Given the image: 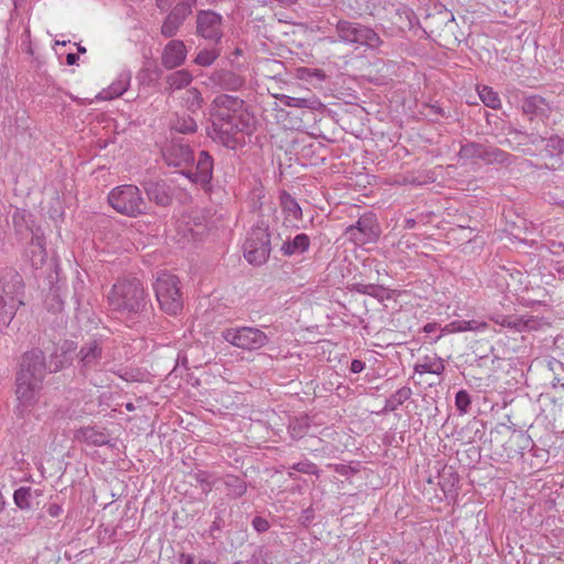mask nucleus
Returning a JSON list of instances; mask_svg holds the SVG:
<instances>
[{
	"mask_svg": "<svg viewBox=\"0 0 564 564\" xmlns=\"http://www.w3.org/2000/svg\"><path fill=\"white\" fill-rule=\"evenodd\" d=\"M109 310L118 317L133 321L147 306V293L142 283L133 279L116 282L107 296Z\"/></svg>",
	"mask_w": 564,
	"mask_h": 564,
	"instance_id": "1",
	"label": "nucleus"
},
{
	"mask_svg": "<svg viewBox=\"0 0 564 564\" xmlns=\"http://www.w3.org/2000/svg\"><path fill=\"white\" fill-rule=\"evenodd\" d=\"M109 205L123 216L135 218L148 213V203L140 188L133 184L119 185L108 194Z\"/></svg>",
	"mask_w": 564,
	"mask_h": 564,
	"instance_id": "2",
	"label": "nucleus"
},
{
	"mask_svg": "<svg viewBox=\"0 0 564 564\" xmlns=\"http://www.w3.org/2000/svg\"><path fill=\"white\" fill-rule=\"evenodd\" d=\"M21 289L22 278L17 271H0V326H8L15 315L18 305L22 303L18 300Z\"/></svg>",
	"mask_w": 564,
	"mask_h": 564,
	"instance_id": "3",
	"label": "nucleus"
},
{
	"mask_svg": "<svg viewBox=\"0 0 564 564\" xmlns=\"http://www.w3.org/2000/svg\"><path fill=\"white\" fill-rule=\"evenodd\" d=\"M156 300L163 312L177 315L183 310V296L178 279L170 273H161L154 283Z\"/></svg>",
	"mask_w": 564,
	"mask_h": 564,
	"instance_id": "4",
	"label": "nucleus"
},
{
	"mask_svg": "<svg viewBox=\"0 0 564 564\" xmlns=\"http://www.w3.org/2000/svg\"><path fill=\"white\" fill-rule=\"evenodd\" d=\"M336 31L339 40L344 43L362 45L371 50H376L382 44V40L373 29L357 22L339 20L336 23Z\"/></svg>",
	"mask_w": 564,
	"mask_h": 564,
	"instance_id": "5",
	"label": "nucleus"
},
{
	"mask_svg": "<svg viewBox=\"0 0 564 564\" xmlns=\"http://www.w3.org/2000/svg\"><path fill=\"white\" fill-rule=\"evenodd\" d=\"M221 337L236 348L253 351L263 348L269 343L268 335L257 327H230L221 332Z\"/></svg>",
	"mask_w": 564,
	"mask_h": 564,
	"instance_id": "6",
	"label": "nucleus"
},
{
	"mask_svg": "<svg viewBox=\"0 0 564 564\" xmlns=\"http://www.w3.org/2000/svg\"><path fill=\"white\" fill-rule=\"evenodd\" d=\"M271 252L270 234L268 227L257 225L248 234L243 245V254L253 265L267 262Z\"/></svg>",
	"mask_w": 564,
	"mask_h": 564,
	"instance_id": "7",
	"label": "nucleus"
},
{
	"mask_svg": "<svg viewBox=\"0 0 564 564\" xmlns=\"http://www.w3.org/2000/svg\"><path fill=\"white\" fill-rule=\"evenodd\" d=\"M345 235L350 242L357 246L377 241L380 236V227L375 214L367 213L360 216L356 224L346 228Z\"/></svg>",
	"mask_w": 564,
	"mask_h": 564,
	"instance_id": "8",
	"label": "nucleus"
},
{
	"mask_svg": "<svg viewBox=\"0 0 564 564\" xmlns=\"http://www.w3.org/2000/svg\"><path fill=\"white\" fill-rule=\"evenodd\" d=\"M41 388L42 381L17 373L15 395L20 415L30 411V409L37 402Z\"/></svg>",
	"mask_w": 564,
	"mask_h": 564,
	"instance_id": "9",
	"label": "nucleus"
},
{
	"mask_svg": "<svg viewBox=\"0 0 564 564\" xmlns=\"http://www.w3.org/2000/svg\"><path fill=\"white\" fill-rule=\"evenodd\" d=\"M241 118L215 119L212 123L209 135L213 140L226 148L235 149L238 144V134L241 132Z\"/></svg>",
	"mask_w": 564,
	"mask_h": 564,
	"instance_id": "10",
	"label": "nucleus"
},
{
	"mask_svg": "<svg viewBox=\"0 0 564 564\" xmlns=\"http://www.w3.org/2000/svg\"><path fill=\"white\" fill-rule=\"evenodd\" d=\"M77 357L83 373L96 370L106 358L104 340L97 338L87 340L80 347Z\"/></svg>",
	"mask_w": 564,
	"mask_h": 564,
	"instance_id": "11",
	"label": "nucleus"
},
{
	"mask_svg": "<svg viewBox=\"0 0 564 564\" xmlns=\"http://www.w3.org/2000/svg\"><path fill=\"white\" fill-rule=\"evenodd\" d=\"M197 34L218 43L223 37V18L212 10H200L196 17Z\"/></svg>",
	"mask_w": 564,
	"mask_h": 564,
	"instance_id": "12",
	"label": "nucleus"
},
{
	"mask_svg": "<svg viewBox=\"0 0 564 564\" xmlns=\"http://www.w3.org/2000/svg\"><path fill=\"white\" fill-rule=\"evenodd\" d=\"M243 100L230 95L217 96L210 105V117L215 119L241 118Z\"/></svg>",
	"mask_w": 564,
	"mask_h": 564,
	"instance_id": "13",
	"label": "nucleus"
},
{
	"mask_svg": "<svg viewBox=\"0 0 564 564\" xmlns=\"http://www.w3.org/2000/svg\"><path fill=\"white\" fill-rule=\"evenodd\" d=\"M46 371L44 352L39 348H33L23 355L18 373L43 382Z\"/></svg>",
	"mask_w": 564,
	"mask_h": 564,
	"instance_id": "14",
	"label": "nucleus"
},
{
	"mask_svg": "<svg viewBox=\"0 0 564 564\" xmlns=\"http://www.w3.org/2000/svg\"><path fill=\"white\" fill-rule=\"evenodd\" d=\"M163 159L167 165L183 166L194 161L191 147L182 140H172L162 151Z\"/></svg>",
	"mask_w": 564,
	"mask_h": 564,
	"instance_id": "15",
	"label": "nucleus"
},
{
	"mask_svg": "<svg viewBox=\"0 0 564 564\" xmlns=\"http://www.w3.org/2000/svg\"><path fill=\"white\" fill-rule=\"evenodd\" d=\"M192 7L193 4L188 2H178L175 4L162 23L161 34L164 37H173L176 35L186 18L192 13Z\"/></svg>",
	"mask_w": 564,
	"mask_h": 564,
	"instance_id": "16",
	"label": "nucleus"
},
{
	"mask_svg": "<svg viewBox=\"0 0 564 564\" xmlns=\"http://www.w3.org/2000/svg\"><path fill=\"white\" fill-rule=\"evenodd\" d=\"M214 160L207 151H200L197 158L195 171L184 173L192 182L206 186L213 178Z\"/></svg>",
	"mask_w": 564,
	"mask_h": 564,
	"instance_id": "17",
	"label": "nucleus"
},
{
	"mask_svg": "<svg viewBox=\"0 0 564 564\" xmlns=\"http://www.w3.org/2000/svg\"><path fill=\"white\" fill-rule=\"evenodd\" d=\"M187 50L183 41L171 40L163 48L161 63L166 69H174L184 64Z\"/></svg>",
	"mask_w": 564,
	"mask_h": 564,
	"instance_id": "18",
	"label": "nucleus"
},
{
	"mask_svg": "<svg viewBox=\"0 0 564 564\" xmlns=\"http://www.w3.org/2000/svg\"><path fill=\"white\" fill-rule=\"evenodd\" d=\"M209 80L224 90L237 91L245 85V78L229 69H218L212 73Z\"/></svg>",
	"mask_w": 564,
	"mask_h": 564,
	"instance_id": "19",
	"label": "nucleus"
},
{
	"mask_svg": "<svg viewBox=\"0 0 564 564\" xmlns=\"http://www.w3.org/2000/svg\"><path fill=\"white\" fill-rule=\"evenodd\" d=\"M148 198L159 206H169L172 203L170 186L163 182H148L143 184Z\"/></svg>",
	"mask_w": 564,
	"mask_h": 564,
	"instance_id": "20",
	"label": "nucleus"
},
{
	"mask_svg": "<svg viewBox=\"0 0 564 564\" xmlns=\"http://www.w3.org/2000/svg\"><path fill=\"white\" fill-rule=\"evenodd\" d=\"M75 438L78 442L93 446H102L110 442V435L107 433L106 429H99L96 426H85L77 430Z\"/></svg>",
	"mask_w": 564,
	"mask_h": 564,
	"instance_id": "21",
	"label": "nucleus"
},
{
	"mask_svg": "<svg viewBox=\"0 0 564 564\" xmlns=\"http://www.w3.org/2000/svg\"><path fill=\"white\" fill-rule=\"evenodd\" d=\"M280 205L284 215V223L297 227L295 221L302 219V208L297 202L289 193L282 192L280 195Z\"/></svg>",
	"mask_w": 564,
	"mask_h": 564,
	"instance_id": "22",
	"label": "nucleus"
},
{
	"mask_svg": "<svg viewBox=\"0 0 564 564\" xmlns=\"http://www.w3.org/2000/svg\"><path fill=\"white\" fill-rule=\"evenodd\" d=\"M0 521L4 529L13 531L17 535L25 536L30 533V529L24 517L15 509L7 512Z\"/></svg>",
	"mask_w": 564,
	"mask_h": 564,
	"instance_id": "23",
	"label": "nucleus"
},
{
	"mask_svg": "<svg viewBox=\"0 0 564 564\" xmlns=\"http://www.w3.org/2000/svg\"><path fill=\"white\" fill-rule=\"evenodd\" d=\"M310 245V237L306 234H299L293 239H286L280 250L285 257L300 256L308 250Z\"/></svg>",
	"mask_w": 564,
	"mask_h": 564,
	"instance_id": "24",
	"label": "nucleus"
},
{
	"mask_svg": "<svg viewBox=\"0 0 564 564\" xmlns=\"http://www.w3.org/2000/svg\"><path fill=\"white\" fill-rule=\"evenodd\" d=\"M522 110L527 115L544 118L550 113V106L543 97L534 95L523 100Z\"/></svg>",
	"mask_w": 564,
	"mask_h": 564,
	"instance_id": "25",
	"label": "nucleus"
},
{
	"mask_svg": "<svg viewBox=\"0 0 564 564\" xmlns=\"http://www.w3.org/2000/svg\"><path fill=\"white\" fill-rule=\"evenodd\" d=\"M488 328L486 322L476 319L470 321H453L442 328L443 334L460 333V332H482Z\"/></svg>",
	"mask_w": 564,
	"mask_h": 564,
	"instance_id": "26",
	"label": "nucleus"
},
{
	"mask_svg": "<svg viewBox=\"0 0 564 564\" xmlns=\"http://www.w3.org/2000/svg\"><path fill=\"white\" fill-rule=\"evenodd\" d=\"M193 80L192 74L186 69H181L169 74L165 77V91L169 94L187 87Z\"/></svg>",
	"mask_w": 564,
	"mask_h": 564,
	"instance_id": "27",
	"label": "nucleus"
},
{
	"mask_svg": "<svg viewBox=\"0 0 564 564\" xmlns=\"http://www.w3.org/2000/svg\"><path fill=\"white\" fill-rule=\"evenodd\" d=\"M416 373H434L442 375L445 371V365L437 355L424 356L414 367Z\"/></svg>",
	"mask_w": 564,
	"mask_h": 564,
	"instance_id": "28",
	"label": "nucleus"
},
{
	"mask_svg": "<svg viewBox=\"0 0 564 564\" xmlns=\"http://www.w3.org/2000/svg\"><path fill=\"white\" fill-rule=\"evenodd\" d=\"M12 224L15 232L20 236H25L29 232L33 234L32 214L26 209L17 208L12 214Z\"/></svg>",
	"mask_w": 564,
	"mask_h": 564,
	"instance_id": "29",
	"label": "nucleus"
},
{
	"mask_svg": "<svg viewBox=\"0 0 564 564\" xmlns=\"http://www.w3.org/2000/svg\"><path fill=\"white\" fill-rule=\"evenodd\" d=\"M484 144L476 142H467L463 144L458 151L460 160L470 163H478L482 160Z\"/></svg>",
	"mask_w": 564,
	"mask_h": 564,
	"instance_id": "30",
	"label": "nucleus"
},
{
	"mask_svg": "<svg viewBox=\"0 0 564 564\" xmlns=\"http://www.w3.org/2000/svg\"><path fill=\"white\" fill-rule=\"evenodd\" d=\"M129 76H120V78L113 82L107 89H104L97 95V99L110 100L121 96L129 86Z\"/></svg>",
	"mask_w": 564,
	"mask_h": 564,
	"instance_id": "31",
	"label": "nucleus"
},
{
	"mask_svg": "<svg viewBox=\"0 0 564 564\" xmlns=\"http://www.w3.org/2000/svg\"><path fill=\"white\" fill-rule=\"evenodd\" d=\"M510 154L497 147L485 145L482 150L481 162L486 164H506L509 163Z\"/></svg>",
	"mask_w": 564,
	"mask_h": 564,
	"instance_id": "32",
	"label": "nucleus"
},
{
	"mask_svg": "<svg viewBox=\"0 0 564 564\" xmlns=\"http://www.w3.org/2000/svg\"><path fill=\"white\" fill-rule=\"evenodd\" d=\"M29 253L31 256L33 265L42 264L45 261L46 250L44 247L43 238L40 235L33 234L29 247Z\"/></svg>",
	"mask_w": 564,
	"mask_h": 564,
	"instance_id": "33",
	"label": "nucleus"
},
{
	"mask_svg": "<svg viewBox=\"0 0 564 564\" xmlns=\"http://www.w3.org/2000/svg\"><path fill=\"white\" fill-rule=\"evenodd\" d=\"M184 105L192 113L197 112L203 106V97L197 88H189L183 97Z\"/></svg>",
	"mask_w": 564,
	"mask_h": 564,
	"instance_id": "34",
	"label": "nucleus"
},
{
	"mask_svg": "<svg viewBox=\"0 0 564 564\" xmlns=\"http://www.w3.org/2000/svg\"><path fill=\"white\" fill-rule=\"evenodd\" d=\"M289 429L293 438H302L308 432L310 417L307 415L296 417L290 423Z\"/></svg>",
	"mask_w": 564,
	"mask_h": 564,
	"instance_id": "35",
	"label": "nucleus"
},
{
	"mask_svg": "<svg viewBox=\"0 0 564 564\" xmlns=\"http://www.w3.org/2000/svg\"><path fill=\"white\" fill-rule=\"evenodd\" d=\"M412 390L409 387L398 389L387 401V408L391 411L397 410L406 400L410 399Z\"/></svg>",
	"mask_w": 564,
	"mask_h": 564,
	"instance_id": "36",
	"label": "nucleus"
},
{
	"mask_svg": "<svg viewBox=\"0 0 564 564\" xmlns=\"http://www.w3.org/2000/svg\"><path fill=\"white\" fill-rule=\"evenodd\" d=\"M225 485L228 488V495H230L232 498L241 497L247 490L246 482L236 476H227L225 479Z\"/></svg>",
	"mask_w": 564,
	"mask_h": 564,
	"instance_id": "37",
	"label": "nucleus"
},
{
	"mask_svg": "<svg viewBox=\"0 0 564 564\" xmlns=\"http://www.w3.org/2000/svg\"><path fill=\"white\" fill-rule=\"evenodd\" d=\"M61 349H62V355L61 356L56 355L54 357L56 360L53 359L51 361V365H50L51 371H58L69 361V358L66 355H67V352L75 350L74 343L66 340L62 345Z\"/></svg>",
	"mask_w": 564,
	"mask_h": 564,
	"instance_id": "38",
	"label": "nucleus"
},
{
	"mask_svg": "<svg viewBox=\"0 0 564 564\" xmlns=\"http://www.w3.org/2000/svg\"><path fill=\"white\" fill-rule=\"evenodd\" d=\"M478 95L481 101L492 109H497L500 107L501 101L496 91H494L492 88L488 86H482L481 88H478Z\"/></svg>",
	"mask_w": 564,
	"mask_h": 564,
	"instance_id": "39",
	"label": "nucleus"
},
{
	"mask_svg": "<svg viewBox=\"0 0 564 564\" xmlns=\"http://www.w3.org/2000/svg\"><path fill=\"white\" fill-rule=\"evenodd\" d=\"M172 129L180 133H194L197 124L191 116L180 117L173 122Z\"/></svg>",
	"mask_w": 564,
	"mask_h": 564,
	"instance_id": "40",
	"label": "nucleus"
},
{
	"mask_svg": "<svg viewBox=\"0 0 564 564\" xmlns=\"http://www.w3.org/2000/svg\"><path fill=\"white\" fill-rule=\"evenodd\" d=\"M293 101L291 107L294 108H306L311 110H318L323 105L319 101V99L314 96L310 95L307 97H292Z\"/></svg>",
	"mask_w": 564,
	"mask_h": 564,
	"instance_id": "41",
	"label": "nucleus"
},
{
	"mask_svg": "<svg viewBox=\"0 0 564 564\" xmlns=\"http://www.w3.org/2000/svg\"><path fill=\"white\" fill-rule=\"evenodd\" d=\"M32 490L30 487H20L13 494V500L20 509H30Z\"/></svg>",
	"mask_w": 564,
	"mask_h": 564,
	"instance_id": "42",
	"label": "nucleus"
},
{
	"mask_svg": "<svg viewBox=\"0 0 564 564\" xmlns=\"http://www.w3.org/2000/svg\"><path fill=\"white\" fill-rule=\"evenodd\" d=\"M219 51L216 48L202 50L195 57V63L199 66H210L219 56Z\"/></svg>",
	"mask_w": 564,
	"mask_h": 564,
	"instance_id": "43",
	"label": "nucleus"
},
{
	"mask_svg": "<svg viewBox=\"0 0 564 564\" xmlns=\"http://www.w3.org/2000/svg\"><path fill=\"white\" fill-rule=\"evenodd\" d=\"M471 403L470 395L466 390H459L455 397V405L459 413L465 414L468 412Z\"/></svg>",
	"mask_w": 564,
	"mask_h": 564,
	"instance_id": "44",
	"label": "nucleus"
},
{
	"mask_svg": "<svg viewBox=\"0 0 564 564\" xmlns=\"http://www.w3.org/2000/svg\"><path fill=\"white\" fill-rule=\"evenodd\" d=\"M108 371L117 375L119 378H121L122 380L128 381V382L138 381L139 376H140V372H138L137 370L128 369V368L115 369L111 367L108 369Z\"/></svg>",
	"mask_w": 564,
	"mask_h": 564,
	"instance_id": "45",
	"label": "nucleus"
},
{
	"mask_svg": "<svg viewBox=\"0 0 564 564\" xmlns=\"http://www.w3.org/2000/svg\"><path fill=\"white\" fill-rule=\"evenodd\" d=\"M545 148L551 154L564 153V139L551 137L546 140Z\"/></svg>",
	"mask_w": 564,
	"mask_h": 564,
	"instance_id": "46",
	"label": "nucleus"
},
{
	"mask_svg": "<svg viewBox=\"0 0 564 564\" xmlns=\"http://www.w3.org/2000/svg\"><path fill=\"white\" fill-rule=\"evenodd\" d=\"M292 469H294L299 473L307 474V475H318V467L310 460H304V462L294 464L292 466Z\"/></svg>",
	"mask_w": 564,
	"mask_h": 564,
	"instance_id": "47",
	"label": "nucleus"
},
{
	"mask_svg": "<svg viewBox=\"0 0 564 564\" xmlns=\"http://www.w3.org/2000/svg\"><path fill=\"white\" fill-rule=\"evenodd\" d=\"M252 525H253L254 530L258 532H265L270 528L268 520H265L261 517H256L252 520Z\"/></svg>",
	"mask_w": 564,
	"mask_h": 564,
	"instance_id": "48",
	"label": "nucleus"
},
{
	"mask_svg": "<svg viewBox=\"0 0 564 564\" xmlns=\"http://www.w3.org/2000/svg\"><path fill=\"white\" fill-rule=\"evenodd\" d=\"M46 511L52 518H57L63 512V508L58 503H50Z\"/></svg>",
	"mask_w": 564,
	"mask_h": 564,
	"instance_id": "49",
	"label": "nucleus"
},
{
	"mask_svg": "<svg viewBox=\"0 0 564 564\" xmlns=\"http://www.w3.org/2000/svg\"><path fill=\"white\" fill-rule=\"evenodd\" d=\"M365 368V362L361 361V360H352L351 361V365H350V371L354 372V373H359L364 370Z\"/></svg>",
	"mask_w": 564,
	"mask_h": 564,
	"instance_id": "50",
	"label": "nucleus"
},
{
	"mask_svg": "<svg viewBox=\"0 0 564 564\" xmlns=\"http://www.w3.org/2000/svg\"><path fill=\"white\" fill-rule=\"evenodd\" d=\"M273 97L276 98L278 100H280L286 107H291L292 101H293L291 96H288L284 94H274Z\"/></svg>",
	"mask_w": 564,
	"mask_h": 564,
	"instance_id": "51",
	"label": "nucleus"
},
{
	"mask_svg": "<svg viewBox=\"0 0 564 564\" xmlns=\"http://www.w3.org/2000/svg\"><path fill=\"white\" fill-rule=\"evenodd\" d=\"M172 2L173 0H155L156 7L162 11L167 10L171 7Z\"/></svg>",
	"mask_w": 564,
	"mask_h": 564,
	"instance_id": "52",
	"label": "nucleus"
},
{
	"mask_svg": "<svg viewBox=\"0 0 564 564\" xmlns=\"http://www.w3.org/2000/svg\"><path fill=\"white\" fill-rule=\"evenodd\" d=\"M180 563L181 564H195L194 556L183 553L180 556Z\"/></svg>",
	"mask_w": 564,
	"mask_h": 564,
	"instance_id": "53",
	"label": "nucleus"
},
{
	"mask_svg": "<svg viewBox=\"0 0 564 564\" xmlns=\"http://www.w3.org/2000/svg\"><path fill=\"white\" fill-rule=\"evenodd\" d=\"M78 61V55L74 53H69L66 55V63L68 65H74Z\"/></svg>",
	"mask_w": 564,
	"mask_h": 564,
	"instance_id": "54",
	"label": "nucleus"
},
{
	"mask_svg": "<svg viewBox=\"0 0 564 564\" xmlns=\"http://www.w3.org/2000/svg\"><path fill=\"white\" fill-rule=\"evenodd\" d=\"M438 328V324L436 323H429L423 327V330L425 333H433Z\"/></svg>",
	"mask_w": 564,
	"mask_h": 564,
	"instance_id": "55",
	"label": "nucleus"
},
{
	"mask_svg": "<svg viewBox=\"0 0 564 564\" xmlns=\"http://www.w3.org/2000/svg\"><path fill=\"white\" fill-rule=\"evenodd\" d=\"M497 323H499L502 326H507V327H518L517 323H512V322L508 321L507 318H503L501 322L497 321Z\"/></svg>",
	"mask_w": 564,
	"mask_h": 564,
	"instance_id": "56",
	"label": "nucleus"
},
{
	"mask_svg": "<svg viewBox=\"0 0 564 564\" xmlns=\"http://www.w3.org/2000/svg\"><path fill=\"white\" fill-rule=\"evenodd\" d=\"M202 486H203L202 487L203 491L207 492V491H209L212 489V486H210V484L208 481H206L205 484H202Z\"/></svg>",
	"mask_w": 564,
	"mask_h": 564,
	"instance_id": "57",
	"label": "nucleus"
},
{
	"mask_svg": "<svg viewBox=\"0 0 564 564\" xmlns=\"http://www.w3.org/2000/svg\"><path fill=\"white\" fill-rule=\"evenodd\" d=\"M314 74H315L317 77L322 78V79H324V78H325V75H324L323 70L315 69V70H314Z\"/></svg>",
	"mask_w": 564,
	"mask_h": 564,
	"instance_id": "58",
	"label": "nucleus"
},
{
	"mask_svg": "<svg viewBox=\"0 0 564 564\" xmlns=\"http://www.w3.org/2000/svg\"><path fill=\"white\" fill-rule=\"evenodd\" d=\"M196 479L202 484H205L207 481L204 477V474H197Z\"/></svg>",
	"mask_w": 564,
	"mask_h": 564,
	"instance_id": "59",
	"label": "nucleus"
},
{
	"mask_svg": "<svg viewBox=\"0 0 564 564\" xmlns=\"http://www.w3.org/2000/svg\"><path fill=\"white\" fill-rule=\"evenodd\" d=\"M415 226V220L414 219H408L406 220V227L408 228H413Z\"/></svg>",
	"mask_w": 564,
	"mask_h": 564,
	"instance_id": "60",
	"label": "nucleus"
},
{
	"mask_svg": "<svg viewBox=\"0 0 564 564\" xmlns=\"http://www.w3.org/2000/svg\"><path fill=\"white\" fill-rule=\"evenodd\" d=\"M77 50L79 53H86V48L82 46L80 44L77 45Z\"/></svg>",
	"mask_w": 564,
	"mask_h": 564,
	"instance_id": "61",
	"label": "nucleus"
},
{
	"mask_svg": "<svg viewBox=\"0 0 564 564\" xmlns=\"http://www.w3.org/2000/svg\"><path fill=\"white\" fill-rule=\"evenodd\" d=\"M126 409H127L128 411H132V410L134 409V406H133V404H132V403H127V404H126Z\"/></svg>",
	"mask_w": 564,
	"mask_h": 564,
	"instance_id": "62",
	"label": "nucleus"
},
{
	"mask_svg": "<svg viewBox=\"0 0 564 564\" xmlns=\"http://www.w3.org/2000/svg\"><path fill=\"white\" fill-rule=\"evenodd\" d=\"M344 468H345V466H343V465H337L335 469H336V471H338V473H343V469H344Z\"/></svg>",
	"mask_w": 564,
	"mask_h": 564,
	"instance_id": "63",
	"label": "nucleus"
},
{
	"mask_svg": "<svg viewBox=\"0 0 564 564\" xmlns=\"http://www.w3.org/2000/svg\"><path fill=\"white\" fill-rule=\"evenodd\" d=\"M198 564H215V563L209 560H203Z\"/></svg>",
	"mask_w": 564,
	"mask_h": 564,
	"instance_id": "64",
	"label": "nucleus"
}]
</instances>
